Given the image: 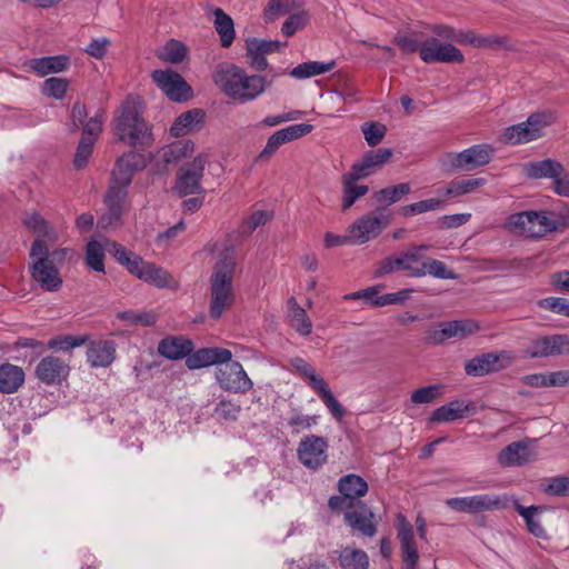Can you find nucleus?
Returning <instances> with one entry per match:
<instances>
[{
    "mask_svg": "<svg viewBox=\"0 0 569 569\" xmlns=\"http://www.w3.org/2000/svg\"><path fill=\"white\" fill-rule=\"evenodd\" d=\"M148 158L140 151H128L120 156L111 172V182L104 197L107 212L99 219L101 228L118 226L124 210L128 188L136 172L143 170Z\"/></svg>",
    "mask_w": 569,
    "mask_h": 569,
    "instance_id": "nucleus-1",
    "label": "nucleus"
},
{
    "mask_svg": "<svg viewBox=\"0 0 569 569\" xmlns=\"http://www.w3.org/2000/svg\"><path fill=\"white\" fill-rule=\"evenodd\" d=\"M113 132L118 141L137 151H143L153 144L152 128L142 116L140 97H126L114 113Z\"/></svg>",
    "mask_w": 569,
    "mask_h": 569,
    "instance_id": "nucleus-2",
    "label": "nucleus"
},
{
    "mask_svg": "<svg viewBox=\"0 0 569 569\" xmlns=\"http://www.w3.org/2000/svg\"><path fill=\"white\" fill-rule=\"evenodd\" d=\"M70 254L67 248L49 250L44 240L37 238L30 248L29 263L30 278L39 284V287L48 292H56L62 287V278L60 276L59 266L63 264Z\"/></svg>",
    "mask_w": 569,
    "mask_h": 569,
    "instance_id": "nucleus-3",
    "label": "nucleus"
},
{
    "mask_svg": "<svg viewBox=\"0 0 569 569\" xmlns=\"http://www.w3.org/2000/svg\"><path fill=\"white\" fill-rule=\"evenodd\" d=\"M236 272L234 250L231 247L221 251L219 260L213 267L210 277L209 315L218 320L229 309L236 299L233 291V277Z\"/></svg>",
    "mask_w": 569,
    "mask_h": 569,
    "instance_id": "nucleus-4",
    "label": "nucleus"
},
{
    "mask_svg": "<svg viewBox=\"0 0 569 569\" xmlns=\"http://www.w3.org/2000/svg\"><path fill=\"white\" fill-rule=\"evenodd\" d=\"M418 32L399 30L393 43L403 53L419 52L420 59L426 63H458L465 62L462 51L451 42H441L437 38H428L423 42L418 40Z\"/></svg>",
    "mask_w": 569,
    "mask_h": 569,
    "instance_id": "nucleus-5",
    "label": "nucleus"
},
{
    "mask_svg": "<svg viewBox=\"0 0 569 569\" xmlns=\"http://www.w3.org/2000/svg\"><path fill=\"white\" fill-rule=\"evenodd\" d=\"M552 212L545 210L521 211L508 217L507 227L512 233L540 239L558 230V221L552 219Z\"/></svg>",
    "mask_w": 569,
    "mask_h": 569,
    "instance_id": "nucleus-6",
    "label": "nucleus"
},
{
    "mask_svg": "<svg viewBox=\"0 0 569 569\" xmlns=\"http://www.w3.org/2000/svg\"><path fill=\"white\" fill-rule=\"evenodd\" d=\"M555 122L550 111L535 112L526 121L505 129L501 141L507 144H525L543 136V130Z\"/></svg>",
    "mask_w": 569,
    "mask_h": 569,
    "instance_id": "nucleus-7",
    "label": "nucleus"
},
{
    "mask_svg": "<svg viewBox=\"0 0 569 569\" xmlns=\"http://www.w3.org/2000/svg\"><path fill=\"white\" fill-rule=\"evenodd\" d=\"M392 220V214L385 207H378L376 210L361 216L349 228L351 233V243L363 244L377 238Z\"/></svg>",
    "mask_w": 569,
    "mask_h": 569,
    "instance_id": "nucleus-8",
    "label": "nucleus"
},
{
    "mask_svg": "<svg viewBox=\"0 0 569 569\" xmlns=\"http://www.w3.org/2000/svg\"><path fill=\"white\" fill-rule=\"evenodd\" d=\"M208 160L209 156L207 153H199L192 161L186 162L180 167L173 188L180 197L203 193L201 180Z\"/></svg>",
    "mask_w": 569,
    "mask_h": 569,
    "instance_id": "nucleus-9",
    "label": "nucleus"
},
{
    "mask_svg": "<svg viewBox=\"0 0 569 569\" xmlns=\"http://www.w3.org/2000/svg\"><path fill=\"white\" fill-rule=\"evenodd\" d=\"M513 362L509 351L486 352L476 356L465 363V372L469 377H483L507 369Z\"/></svg>",
    "mask_w": 569,
    "mask_h": 569,
    "instance_id": "nucleus-10",
    "label": "nucleus"
},
{
    "mask_svg": "<svg viewBox=\"0 0 569 569\" xmlns=\"http://www.w3.org/2000/svg\"><path fill=\"white\" fill-rule=\"evenodd\" d=\"M480 326L475 320H452L439 323L426 331L425 342L428 345H441L451 338H466L478 332Z\"/></svg>",
    "mask_w": 569,
    "mask_h": 569,
    "instance_id": "nucleus-11",
    "label": "nucleus"
},
{
    "mask_svg": "<svg viewBox=\"0 0 569 569\" xmlns=\"http://www.w3.org/2000/svg\"><path fill=\"white\" fill-rule=\"evenodd\" d=\"M495 154V148L487 143L473 144L461 152L449 153V164L455 170L472 171L488 164Z\"/></svg>",
    "mask_w": 569,
    "mask_h": 569,
    "instance_id": "nucleus-12",
    "label": "nucleus"
},
{
    "mask_svg": "<svg viewBox=\"0 0 569 569\" xmlns=\"http://www.w3.org/2000/svg\"><path fill=\"white\" fill-rule=\"evenodd\" d=\"M216 378L220 387L229 392L246 393L253 387L239 361L223 362L217 370Z\"/></svg>",
    "mask_w": 569,
    "mask_h": 569,
    "instance_id": "nucleus-13",
    "label": "nucleus"
},
{
    "mask_svg": "<svg viewBox=\"0 0 569 569\" xmlns=\"http://www.w3.org/2000/svg\"><path fill=\"white\" fill-rule=\"evenodd\" d=\"M446 505L459 512L480 513L503 509L506 501L500 496L482 493L470 497L449 498L446 500Z\"/></svg>",
    "mask_w": 569,
    "mask_h": 569,
    "instance_id": "nucleus-14",
    "label": "nucleus"
},
{
    "mask_svg": "<svg viewBox=\"0 0 569 569\" xmlns=\"http://www.w3.org/2000/svg\"><path fill=\"white\" fill-rule=\"evenodd\" d=\"M153 82L172 101H186L190 97L191 87L181 74L170 69L154 70L151 73Z\"/></svg>",
    "mask_w": 569,
    "mask_h": 569,
    "instance_id": "nucleus-15",
    "label": "nucleus"
},
{
    "mask_svg": "<svg viewBox=\"0 0 569 569\" xmlns=\"http://www.w3.org/2000/svg\"><path fill=\"white\" fill-rule=\"evenodd\" d=\"M328 442L316 435L306 436L298 446V459L309 469H318L327 461Z\"/></svg>",
    "mask_w": 569,
    "mask_h": 569,
    "instance_id": "nucleus-16",
    "label": "nucleus"
},
{
    "mask_svg": "<svg viewBox=\"0 0 569 569\" xmlns=\"http://www.w3.org/2000/svg\"><path fill=\"white\" fill-rule=\"evenodd\" d=\"M397 538L400 543V556L405 569H419V553L415 540L413 527L402 515L398 516Z\"/></svg>",
    "mask_w": 569,
    "mask_h": 569,
    "instance_id": "nucleus-17",
    "label": "nucleus"
},
{
    "mask_svg": "<svg viewBox=\"0 0 569 569\" xmlns=\"http://www.w3.org/2000/svg\"><path fill=\"white\" fill-rule=\"evenodd\" d=\"M345 522L352 531L363 537H373L377 533L378 521L373 511L362 501H358L353 509L343 513Z\"/></svg>",
    "mask_w": 569,
    "mask_h": 569,
    "instance_id": "nucleus-18",
    "label": "nucleus"
},
{
    "mask_svg": "<svg viewBox=\"0 0 569 569\" xmlns=\"http://www.w3.org/2000/svg\"><path fill=\"white\" fill-rule=\"evenodd\" d=\"M69 365L54 356L42 358L34 370L36 377L47 386L60 383L69 376Z\"/></svg>",
    "mask_w": 569,
    "mask_h": 569,
    "instance_id": "nucleus-19",
    "label": "nucleus"
},
{
    "mask_svg": "<svg viewBox=\"0 0 569 569\" xmlns=\"http://www.w3.org/2000/svg\"><path fill=\"white\" fill-rule=\"evenodd\" d=\"M268 87L267 80L260 74H248L244 69H241L238 78V92L232 97V100L239 103H247L256 100L261 96Z\"/></svg>",
    "mask_w": 569,
    "mask_h": 569,
    "instance_id": "nucleus-20",
    "label": "nucleus"
},
{
    "mask_svg": "<svg viewBox=\"0 0 569 569\" xmlns=\"http://www.w3.org/2000/svg\"><path fill=\"white\" fill-rule=\"evenodd\" d=\"M391 157L392 151L388 148L367 151L360 161L351 166L349 172L360 179H365L379 170Z\"/></svg>",
    "mask_w": 569,
    "mask_h": 569,
    "instance_id": "nucleus-21",
    "label": "nucleus"
},
{
    "mask_svg": "<svg viewBox=\"0 0 569 569\" xmlns=\"http://www.w3.org/2000/svg\"><path fill=\"white\" fill-rule=\"evenodd\" d=\"M87 361L92 368H108L116 359L113 340H88Z\"/></svg>",
    "mask_w": 569,
    "mask_h": 569,
    "instance_id": "nucleus-22",
    "label": "nucleus"
},
{
    "mask_svg": "<svg viewBox=\"0 0 569 569\" xmlns=\"http://www.w3.org/2000/svg\"><path fill=\"white\" fill-rule=\"evenodd\" d=\"M535 456L536 452L531 448L530 441H515L498 453V462L502 467L523 466Z\"/></svg>",
    "mask_w": 569,
    "mask_h": 569,
    "instance_id": "nucleus-23",
    "label": "nucleus"
},
{
    "mask_svg": "<svg viewBox=\"0 0 569 569\" xmlns=\"http://www.w3.org/2000/svg\"><path fill=\"white\" fill-rule=\"evenodd\" d=\"M241 69L234 63L221 62L213 70L212 80L214 84L230 99L238 92L236 89H238V78Z\"/></svg>",
    "mask_w": 569,
    "mask_h": 569,
    "instance_id": "nucleus-24",
    "label": "nucleus"
},
{
    "mask_svg": "<svg viewBox=\"0 0 569 569\" xmlns=\"http://www.w3.org/2000/svg\"><path fill=\"white\" fill-rule=\"evenodd\" d=\"M232 353L229 349L224 348H202L186 359V366L189 369H199L212 365H222L231 360Z\"/></svg>",
    "mask_w": 569,
    "mask_h": 569,
    "instance_id": "nucleus-25",
    "label": "nucleus"
},
{
    "mask_svg": "<svg viewBox=\"0 0 569 569\" xmlns=\"http://www.w3.org/2000/svg\"><path fill=\"white\" fill-rule=\"evenodd\" d=\"M418 261V252L407 251L399 254H392L380 261L378 268L375 270V276L382 277L395 271L406 270L413 277V271L418 268L413 264Z\"/></svg>",
    "mask_w": 569,
    "mask_h": 569,
    "instance_id": "nucleus-26",
    "label": "nucleus"
},
{
    "mask_svg": "<svg viewBox=\"0 0 569 569\" xmlns=\"http://www.w3.org/2000/svg\"><path fill=\"white\" fill-rule=\"evenodd\" d=\"M26 66L37 76L46 77L50 73H59L67 70L70 66V57L59 54L33 58L27 61Z\"/></svg>",
    "mask_w": 569,
    "mask_h": 569,
    "instance_id": "nucleus-27",
    "label": "nucleus"
},
{
    "mask_svg": "<svg viewBox=\"0 0 569 569\" xmlns=\"http://www.w3.org/2000/svg\"><path fill=\"white\" fill-rule=\"evenodd\" d=\"M192 351L193 342L183 337L168 336L158 345L159 355L170 360L187 359Z\"/></svg>",
    "mask_w": 569,
    "mask_h": 569,
    "instance_id": "nucleus-28",
    "label": "nucleus"
},
{
    "mask_svg": "<svg viewBox=\"0 0 569 569\" xmlns=\"http://www.w3.org/2000/svg\"><path fill=\"white\" fill-rule=\"evenodd\" d=\"M471 409L473 408L470 403H466L461 400H453L437 408L429 417V421L432 423H442L463 419L469 416Z\"/></svg>",
    "mask_w": 569,
    "mask_h": 569,
    "instance_id": "nucleus-29",
    "label": "nucleus"
},
{
    "mask_svg": "<svg viewBox=\"0 0 569 569\" xmlns=\"http://www.w3.org/2000/svg\"><path fill=\"white\" fill-rule=\"evenodd\" d=\"M359 180L361 179L349 171L342 174V211L350 209L359 198L368 193V186L356 184V182Z\"/></svg>",
    "mask_w": 569,
    "mask_h": 569,
    "instance_id": "nucleus-30",
    "label": "nucleus"
},
{
    "mask_svg": "<svg viewBox=\"0 0 569 569\" xmlns=\"http://www.w3.org/2000/svg\"><path fill=\"white\" fill-rule=\"evenodd\" d=\"M204 111L202 109H191L181 113L171 124L170 133L173 137L184 136L193 130H199L203 122Z\"/></svg>",
    "mask_w": 569,
    "mask_h": 569,
    "instance_id": "nucleus-31",
    "label": "nucleus"
},
{
    "mask_svg": "<svg viewBox=\"0 0 569 569\" xmlns=\"http://www.w3.org/2000/svg\"><path fill=\"white\" fill-rule=\"evenodd\" d=\"M525 173L530 179L550 178L555 180L563 172V166L553 159L531 161L523 166Z\"/></svg>",
    "mask_w": 569,
    "mask_h": 569,
    "instance_id": "nucleus-32",
    "label": "nucleus"
},
{
    "mask_svg": "<svg viewBox=\"0 0 569 569\" xmlns=\"http://www.w3.org/2000/svg\"><path fill=\"white\" fill-rule=\"evenodd\" d=\"M137 278L158 288H170L176 284L173 277L166 269L147 261Z\"/></svg>",
    "mask_w": 569,
    "mask_h": 569,
    "instance_id": "nucleus-33",
    "label": "nucleus"
},
{
    "mask_svg": "<svg viewBox=\"0 0 569 569\" xmlns=\"http://www.w3.org/2000/svg\"><path fill=\"white\" fill-rule=\"evenodd\" d=\"M288 309L289 325L301 336H309L312 332V322L295 297L288 299Z\"/></svg>",
    "mask_w": 569,
    "mask_h": 569,
    "instance_id": "nucleus-34",
    "label": "nucleus"
},
{
    "mask_svg": "<svg viewBox=\"0 0 569 569\" xmlns=\"http://www.w3.org/2000/svg\"><path fill=\"white\" fill-rule=\"evenodd\" d=\"M24 382L23 370L11 363L0 366V392L13 393Z\"/></svg>",
    "mask_w": 569,
    "mask_h": 569,
    "instance_id": "nucleus-35",
    "label": "nucleus"
},
{
    "mask_svg": "<svg viewBox=\"0 0 569 569\" xmlns=\"http://www.w3.org/2000/svg\"><path fill=\"white\" fill-rule=\"evenodd\" d=\"M213 24L217 33L219 34L221 47L229 48L236 38L233 20L221 8H216L213 10Z\"/></svg>",
    "mask_w": 569,
    "mask_h": 569,
    "instance_id": "nucleus-36",
    "label": "nucleus"
},
{
    "mask_svg": "<svg viewBox=\"0 0 569 569\" xmlns=\"http://www.w3.org/2000/svg\"><path fill=\"white\" fill-rule=\"evenodd\" d=\"M338 489L340 493L349 497L353 501H359L358 499L368 492V483L362 477L350 473L340 478Z\"/></svg>",
    "mask_w": 569,
    "mask_h": 569,
    "instance_id": "nucleus-37",
    "label": "nucleus"
},
{
    "mask_svg": "<svg viewBox=\"0 0 569 569\" xmlns=\"http://www.w3.org/2000/svg\"><path fill=\"white\" fill-rule=\"evenodd\" d=\"M107 244L112 247V256L114 259L120 264L124 266L131 274L138 277L141 268L143 267L144 260L134 252L128 251L123 246L117 242H108Z\"/></svg>",
    "mask_w": 569,
    "mask_h": 569,
    "instance_id": "nucleus-38",
    "label": "nucleus"
},
{
    "mask_svg": "<svg viewBox=\"0 0 569 569\" xmlns=\"http://www.w3.org/2000/svg\"><path fill=\"white\" fill-rule=\"evenodd\" d=\"M426 29L439 41L442 39L443 42L453 41L461 46H468L469 30H456L446 23H430L426 26Z\"/></svg>",
    "mask_w": 569,
    "mask_h": 569,
    "instance_id": "nucleus-39",
    "label": "nucleus"
},
{
    "mask_svg": "<svg viewBox=\"0 0 569 569\" xmlns=\"http://www.w3.org/2000/svg\"><path fill=\"white\" fill-rule=\"evenodd\" d=\"M299 0H269L263 9L262 17L266 23L274 22L279 17L300 9Z\"/></svg>",
    "mask_w": 569,
    "mask_h": 569,
    "instance_id": "nucleus-40",
    "label": "nucleus"
},
{
    "mask_svg": "<svg viewBox=\"0 0 569 569\" xmlns=\"http://www.w3.org/2000/svg\"><path fill=\"white\" fill-rule=\"evenodd\" d=\"M468 46L481 49H513L508 37L480 36L476 33L473 30H469Z\"/></svg>",
    "mask_w": 569,
    "mask_h": 569,
    "instance_id": "nucleus-41",
    "label": "nucleus"
},
{
    "mask_svg": "<svg viewBox=\"0 0 569 569\" xmlns=\"http://www.w3.org/2000/svg\"><path fill=\"white\" fill-rule=\"evenodd\" d=\"M342 569H368L369 557L361 549L343 548L338 557Z\"/></svg>",
    "mask_w": 569,
    "mask_h": 569,
    "instance_id": "nucleus-42",
    "label": "nucleus"
},
{
    "mask_svg": "<svg viewBox=\"0 0 569 569\" xmlns=\"http://www.w3.org/2000/svg\"><path fill=\"white\" fill-rule=\"evenodd\" d=\"M528 260L523 259H501V258H486L480 260L479 268L482 271H512V270H521L528 263Z\"/></svg>",
    "mask_w": 569,
    "mask_h": 569,
    "instance_id": "nucleus-43",
    "label": "nucleus"
},
{
    "mask_svg": "<svg viewBox=\"0 0 569 569\" xmlns=\"http://www.w3.org/2000/svg\"><path fill=\"white\" fill-rule=\"evenodd\" d=\"M336 67V61L329 62L308 61L298 64L290 71V76L296 79H307L313 76L331 71Z\"/></svg>",
    "mask_w": 569,
    "mask_h": 569,
    "instance_id": "nucleus-44",
    "label": "nucleus"
},
{
    "mask_svg": "<svg viewBox=\"0 0 569 569\" xmlns=\"http://www.w3.org/2000/svg\"><path fill=\"white\" fill-rule=\"evenodd\" d=\"M194 151V143L189 139L178 140L168 146L163 151V161L166 163H174L178 162L189 156H191Z\"/></svg>",
    "mask_w": 569,
    "mask_h": 569,
    "instance_id": "nucleus-45",
    "label": "nucleus"
},
{
    "mask_svg": "<svg viewBox=\"0 0 569 569\" xmlns=\"http://www.w3.org/2000/svg\"><path fill=\"white\" fill-rule=\"evenodd\" d=\"M410 190V184L405 182L376 191L372 197L377 202L385 204L383 207L387 209L388 206L398 202L403 196L408 194Z\"/></svg>",
    "mask_w": 569,
    "mask_h": 569,
    "instance_id": "nucleus-46",
    "label": "nucleus"
},
{
    "mask_svg": "<svg viewBox=\"0 0 569 569\" xmlns=\"http://www.w3.org/2000/svg\"><path fill=\"white\" fill-rule=\"evenodd\" d=\"M486 183L483 178L453 179L449 182L445 196L460 197L475 191Z\"/></svg>",
    "mask_w": 569,
    "mask_h": 569,
    "instance_id": "nucleus-47",
    "label": "nucleus"
},
{
    "mask_svg": "<svg viewBox=\"0 0 569 569\" xmlns=\"http://www.w3.org/2000/svg\"><path fill=\"white\" fill-rule=\"evenodd\" d=\"M426 274H431L439 279L456 278L452 270H449L442 261L436 259H428L413 271V277H423Z\"/></svg>",
    "mask_w": 569,
    "mask_h": 569,
    "instance_id": "nucleus-48",
    "label": "nucleus"
},
{
    "mask_svg": "<svg viewBox=\"0 0 569 569\" xmlns=\"http://www.w3.org/2000/svg\"><path fill=\"white\" fill-rule=\"evenodd\" d=\"M315 391L336 420L340 421L346 416V409L336 399L327 381L315 389Z\"/></svg>",
    "mask_w": 569,
    "mask_h": 569,
    "instance_id": "nucleus-49",
    "label": "nucleus"
},
{
    "mask_svg": "<svg viewBox=\"0 0 569 569\" xmlns=\"http://www.w3.org/2000/svg\"><path fill=\"white\" fill-rule=\"evenodd\" d=\"M89 340V336H72V335H61L51 338L48 341V348L54 351H68L77 347H81L86 345Z\"/></svg>",
    "mask_w": 569,
    "mask_h": 569,
    "instance_id": "nucleus-50",
    "label": "nucleus"
},
{
    "mask_svg": "<svg viewBox=\"0 0 569 569\" xmlns=\"http://www.w3.org/2000/svg\"><path fill=\"white\" fill-rule=\"evenodd\" d=\"M86 263L97 272H104V250L100 242L91 240L86 246Z\"/></svg>",
    "mask_w": 569,
    "mask_h": 569,
    "instance_id": "nucleus-51",
    "label": "nucleus"
},
{
    "mask_svg": "<svg viewBox=\"0 0 569 569\" xmlns=\"http://www.w3.org/2000/svg\"><path fill=\"white\" fill-rule=\"evenodd\" d=\"M445 207V201L436 198L421 200L411 204H407L400 208V213L403 217H410L420 214L427 211L439 210Z\"/></svg>",
    "mask_w": 569,
    "mask_h": 569,
    "instance_id": "nucleus-52",
    "label": "nucleus"
},
{
    "mask_svg": "<svg viewBox=\"0 0 569 569\" xmlns=\"http://www.w3.org/2000/svg\"><path fill=\"white\" fill-rule=\"evenodd\" d=\"M70 82L64 78L51 77L42 83L41 92L49 98L61 100L64 98Z\"/></svg>",
    "mask_w": 569,
    "mask_h": 569,
    "instance_id": "nucleus-53",
    "label": "nucleus"
},
{
    "mask_svg": "<svg viewBox=\"0 0 569 569\" xmlns=\"http://www.w3.org/2000/svg\"><path fill=\"white\" fill-rule=\"evenodd\" d=\"M541 509L540 507L530 506L523 507L521 505L516 506V510L519 512L521 517L526 520L527 528L529 532H531L535 537L545 538L546 530L543 527L533 518V515Z\"/></svg>",
    "mask_w": 569,
    "mask_h": 569,
    "instance_id": "nucleus-54",
    "label": "nucleus"
},
{
    "mask_svg": "<svg viewBox=\"0 0 569 569\" xmlns=\"http://www.w3.org/2000/svg\"><path fill=\"white\" fill-rule=\"evenodd\" d=\"M309 21L310 16L305 10L292 13L282 23L281 33L287 38L292 37L298 30H302Z\"/></svg>",
    "mask_w": 569,
    "mask_h": 569,
    "instance_id": "nucleus-55",
    "label": "nucleus"
},
{
    "mask_svg": "<svg viewBox=\"0 0 569 569\" xmlns=\"http://www.w3.org/2000/svg\"><path fill=\"white\" fill-rule=\"evenodd\" d=\"M292 367L305 378L309 380L310 387L315 390L326 380L316 373L315 368L305 359L296 357L291 359Z\"/></svg>",
    "mask_w": 569,
    "mask_h": 569,
    "instance_id": "nucleus-56",
    "label": "nucleus"
},
{
    "mask_svg": "<svg viewBox=\"0 0 569 569\" xmlns=\"http://www.w3.org/2000/svg\"><path fill=\"white\" fill-rule=\"evenodd\" d=\"M246 58L249 67L257 72L264 71L269 66L266 54L260 52V49L251 43L249 38L246 40Z\"/></svg>",
    "mask_w": 569,
    "mask_h": 569,
    "instance_id": "nucleus-57",
    "label": "nucleus"
},
{
    "mask_svg": "<svg viewBox=\"0 0 569 569\" xmlns=\"http://www.w3.org/2000/svg\"><path fill=\"white\" fill-rule=\"evenodd\" d=\"M241 411V406L231 400H220L213 410L218 420L234 421Z\"/></svg>",
    "mask_w": 569,
    "mask_h": 569,
    "instance_id": "nucleus-58",
    "label": "nucleus"
},
{
    "mask_svg": "<svg viewBox=\"0 0 569 569\" xmlns=\"http://www.w3.org/2000/svg\"><path fill=\"white\" fill-rule=\"evenodd\" d=\"M271 219V213L264 210H257L252 212L240 226L242 234H251L258 227L264 226Z\"/></svg>",
    "mask_w": 569,
    "mask_h": 569,
    "instance_id": "nucleus-59",
    "label": "nucleus"
},
{
    "mask_svg": "<svg viewBox=\"0 0 569 569\" xmlns=\"http://www.w3.org/2000/svg\"><path fill=\"white\" fill-rule=\"evenodd\" d=\"M81 140H90L96 143L99 136L102 133L103 118L101 114H96L82 123Z\"/></svg>",
    "mask_w": 569,
    "mask_h": 569,
    "instance_id": "nucleus-60",
    "label": "nucleus"
},
{
    "mask_svg": "<svg viewBox=\"0 0 569 569\" xmlns=\"http://www.w3.org/2000/svg\"><path fill=\"white\" fill-rule=\"evenodd\" d=\"M362 132L367 143L371 147L378 146L386 136L387 128L380 122H366Z\"/></svg>",
    "mask_w": 569,
    "mask_h": 569,
    "instance_id": "nucleus-61",
    "label": "nucleus"
},
{
    "mask_svg": "<svg viewBox=\"0 0 569 569\" xmlns=\"http://www.w3.org/2000/svg\"><path fill=\"white\" fill-rule=\"evenodd\" d=\"M313 130V126L309 123H296L278 130L284 143L292 142L299 138L309 134Z\"/></svg>",
    "mask_w": 569,
    "mask_h": 569,
    "instance_id": "nucleus-62",
    "label": "nucleus"
},
{
    "mask_svg": "<svg viewBox=\"0 0 569 569\" xmlns=\"http://www.w3.org/2000/svg\"><path fill=\"white\" fill-rule=\"evenodd\" d=\"M187 56V48L180 41L170 40L163 49L162 59L170 63H180Z\"/></svg>",
    "mask_w": 569,
    "mask_h": 569,
    "instance_id": "nucleus-63",
    "label": "nucleus"
},
{
    "mask_svg": "<svg viewBox=\"0 0 569 569\" xmlns=\"http://www.w3.org/2000/svg\"><path fill=\"white\" fill-rule=\"evenodd\" d=\"M538 306L542 309L552 311L557 315L569 318V300L561 297H548L538 301Z\"/></svg>",
    "mask_w": 569,
    "mask_h": 569,
    "instance_id": "nucleus-64",
    "label": "nucleus"
}]
</instances>
